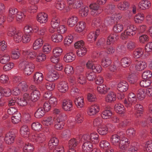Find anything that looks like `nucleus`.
Returning <instances> with one entry per match:
<instances>
[{"label": "nucleus", "instance_id": "38", "mask_svg": "<svg viewBox=\"0 0 152 152\" xmlns=\"http://www.w3.org/2000/svg\"><path fill=\"white\" fill-rule=\"evenodd\" d=\"M74 102L75 105L78 108H82L84 105V102L82 97L79 96L76 98Z\"/></svg>", "mask_w": 152, "mask_h": 152}, {"label": "nucleus", "instance_id": "21", "mask_svg": "<svg viewBox=\"0 0 152 152\" xmlns=\"http://www.w3.org/2000/svg\"><path fill=\"white\" fill-rule=\"evenodd\" d=\"M134 107L135 116L137 118L140 117L142 113L143 110L142 106L140 104H137L135 105Z\"/></svg>", "mask_w": 152, "mask_h": 152}, {"label": "nucleus", "instance_id": "46", "mask_svg": "<svg viewBox=\"0 0 152 152\" xmlns=\"http://www.w3.org/2000/svg\"><path fill=\"white\" fill-rule=\"evenodd\" d=\"M45 111L42 107L39 108L34 113L35 117L37 118H40L45 114Z\"/></svg>", "mask_w": 152, "mask_h": 152}, {"label": "nucleus", "instance_id": "37", "mask_svg": "<svg viewBox=\"0 0 152 152\" xmlns=\"http://www.w3.org/2000/svg\"><path fill=\"white\" fill-rule=\"evenodd\" d=\"M78 139L75 138L71 139L68 142L69 148L75 149L79 143Z\"/></svg>", "mask_w": 152, "mask_h": 152}, {"label": "nucleus", "instance_id": "10", "mask_svg": "<svg viewBox=\"0 0 152 152\" xmlns=\"http://www.w3.org/2000/svg\"><path fill=\"white\" fill-rule=\"evenodd\" d=\"M100 34V29H96V31H92L89 33L87 35V40L91 42L95 41L98 36Z\"/></svg>", "mask_w": 152, "mask_h": 152}, {"label": "nucleus", "instance_id": "22", "mask_svg": "<svg viewBox=\"0 0 152 152\" xmlns=\"http://www.w3.org/2000/svg\"><path fill=\"white\" fill-rule=\"evenodd\" d=\"M136 30L137 28L135 26L131 25L127 26L125 31L128 36H133L135 34Z\"/></svg>", "mask_w": 152, "mask_h": 152}, {"label": "nucleus", "instance_id": "7", "mask_svg": "<svg viewBox=\"0 0 152 152\" xmlns=\"http://www.w3.org/2000/svg\"><path fill=\"white\" fill-rule=\"evenodd\" d=\"M123 15L120 13H115L113 15L112 17L107 20L108 24L110 25L114 23L115 22L117 23L122 18Z\"/></svg>", "mask_w": 152, "mask_h": 152}, {"label": "nucleus", "instance_id": "48", "mask_svg": "<svg viewBox=\"0 0 152 152\" xmlns=\"http://www.w3.org/2000/svg\"><path fill=\"white\" fill-rule=\"evenodd\" d=\"M18 87L20 90L24 91H27L28 89V86L25 81H22L19 83Z\"/></svg>", "mask_w": 152, "mask_h": 152}, {"label": "nucleus", "instance_id": "17", "mask_svg": "<svg viewBox=\"0 0 152 152\" xmlns=\"http://www.w3.org/2000/svg\"><path fill=\"white\" fill-rule=\"evenodd\" d=\"M129 85L128 83L125 81L119 83L118 84L117 89L121 92L126 91L128 88Z\"/></svg>", "mask_w": 152, "mask_h": 152}, {"label": "nucleus", "instance_id": "39", "mask_svg": "<svg viewBox=\"0 0 152 152\" xmlns=\"http://www.w3.org/2000/svg\"><path fill=\"white\" fill-rule=\"evenodd\" d=\"M54 121V119L52 117L49 116L45 118L42 123L45 126H49L53 124Z\"/></svg>", "mask_w": 152, "mask_h": 152}, {"label": "nucleus", "instance_id": "13", "mask_svg": "<svg viewBox=\"0 0 152 152\" xmlns=\"http://www.w3.org/2000/svg\"><path fill=\"white\" fill-rule=\"evenodd\" d=\"M58 88L60 92L62 93H66L69 89L68 84L65 81H61L58 84Z\"/></svg>", "mask_w": 152, "mask_h": 152}, {"label": "nucleus", "instance_id": "6", "mask_svg": "<svg viewBox=\"0 0 152 152\" xmlns=\"http://www.w3.org/2000/svg\"><path fill=\"white\" fill-rule=\"evenodd\" d=\"M123 135V132H120L118 134H114L111 136L110 141L112 144L115 146H117L119 144L121 138V135Z\"/></svg>", "mask_w": 152, "mask_h": 152}, {"label": "nucleus", "instance_id": "47", "mask_svg": "<svg viewBox=\"0 0 152 152\" xmlns=\"http://www.w3.org/2000/svg\"><path fill=\"white\" fill-rule=\"evenodd\" d=\"M60 23L59 19L58 17L52 18L50 23L51 26L54 28H57Z\"/></svg>", "mask_w": 152, "mask_h": 152}, {"label": "nucleus", "instance_id": "44", "mask_svg": "<svg viewBox=\"0 0 152 152\" xmlns=\"http://www.w3.org/2000/svg\"><path fill=\"white\" fill-rule=\"evenodd\" d=\"M105 125L103 124L99 127L97 131L99 134L101 135H105L107 133V129Z\"/></svg>", "mask_w": 152, "mask_h": 152}, {"label": "nucleus", "instance_id": "9", "mask_svg": "<svg viewBox=\"0 0 152 152\" xmlns=\"http://www.w3.org/2000/svg\"><path fill=\"white\" fill-rule=\"evenodd\" d=\"M99 111V105L95 104L89 107L87 110L88 115L89 116L94 115L97 113Z\"/></svg>", "mask_w": 152, "mask_h": 152}, {"label": "nucleus", "instance_id": "40", "mask_svg": "<svg viewBox=\"0 0 152 152\" xmlns=\"http://www.w3.org/2000/svg\"><path fill=\"white\" fill-rule=\"evenodd\" d=\"M63 39V36L58 33H55L51 36L52 41L55 42H61Z\"/></svg>", "mask_w": 152, "mask_h": 152}, {"label": "nucleus", "instance_id": "27", "mask_svg": "<svg viewBox=\"0 0 152 152\" xmlns=\"http://www.w3.org/2000/svg\"><path fill=\"white\" fill-rule=\"evenodd\" d=\"M103 21L99 18H94L93 20L91 26L94 28L99 27L101 29L103 27Z\"/></svg>", "mask_w": 152, "mask_h": 152}, {"label": "nucleus", "instance_id": "29", "mask_svg": "<svg viewBox=\"0 0 152 152\" xmlns=\"http://www.w3.org/2000/svg\"><path fill=\"white\" fill-rule=\"evenodd\" d=\"M143 54V50L141 48H138L133 51L132 56L134 58H138L142 57Z\"/></svg>", "mask_w": 152, "mask_h": 152}, {"label": "nucleus", "instance_id": "18", "mask_svg": "<svg viewBox=\"0 0 152 152\" xmlns=\"http://www.w3.org/2000/svg\"><path fill=\"white\" fill-rule=\"evenodd\" d=\"M59 75L56 72H50L48 74L46 79L50 82L53 81L59 77Z\"/></svg>", "mask_w": 152, "mask_h": 152}, {"label": "nucleus", "instance_id": "33", "mask_svg": "<svg viewBox=\"0 0 152 152\" xmlns=\"http://www.w3.org/2000/svg\"><path fill=\"white\" fill-rule=\"evenodd\" d=\"M137 95L138 98L140 100L143 99L146 95L145 90L142 88L139 89L137 91Z\"/></svg>", "mask_w": 152, "mask_h": 152}, {"label": "nucleus", "instance_id": "3", "mask_svg": "<svg viewBox=\"0 0 152 152\" xmlns=\"http://www.w3.org/2000/svg\"><path fill=\"white\" fill-rule=\"evenodd\" d=\"M30 139L33 142L39 143L45 141L46 137L44 133H40L32 134L30 137Z\"/></svg>", "mask_w": 152, "mask_h": 152}, {"label": "nucleus", "instance_id": "35", "mask_svg": "<svg viewBox=\"0 0 152 152\" xmlns=\"http://www.w3.org/2000/svg\"><path fill=\"white\" fill-rule=\"evenodd\" d=\"M78 20V18L76 16L72 15L69 18L67 21L68 25L70 27H73L76 24Z\"/></svg>", "mask_w": 152, "mask_h": 152}, {"label": "nucleus", "instance_id": "11", "mask_svg": "<svg viewBox=\"0 0 152 152\" xmlns=\"http://www.w3.org/2000/svg\"><path fill=\"white\" fill-rule=\"evenodd\" d=\"M129 140L126 137H124L120 140L119 144L117 146H118L121 150L124 151L129 145Z\"/></svg>", "mask_w": 152, "mask_h": 152}, {"label": "nucleus", "instance_id": "26", "mask_svg": "<svg viewBox=\"0 0 152 152\" xmlns=\"http://www.w3.org/2000/svg\"><path fill=\"white\" fill-rule=\"evenodd\" d=\"M43 74L41 73L36 72L33 77L34 82L37 84L41 83L43 80Z\"/></svg>", "mask_w": 152, "mask_h": 152}, {"label": "nucleus", "instance_id": "42", "mask_svg": "<svg viewBox=\"0 0 152 152\" xmlns=\"http://www.w3.org/2000/svg\"><path fill=\"white\" fill-rule=\"evenodd\" d=\"M23 34V32L21 31H17L15 34L14 37V41L17 42L21 41Z\"/></svg>", "mask_w": 152, "mask_h": 152}, {"label": "nucleus", "instance_id": "20", "mask_svg": "<svg viewBox=\"0 0 152 152\" xmlns=\"http://www.w3.org/2000/svg\"><path fill=\"white\" fill-rule=\"evenodd\" d=\"M147 66L146 62L145 61H137L135 64V68L138 71H141L145 69Z\"/></svg>", "mask_w": 152, "mask_h": 152}, {"label": "nucleus", "instance_id": "24", "mask_svg": "<svg viewBox=\"0 0 152 152\" xmlns=\"http://www.w3.org/2000/svg\"><path fill=\"white\" fill-rule=\"evenodd\" d=\"M150 2L148 0H142L138 4V7L141 10H145L149 8L150 7Z\"/></svg>", "mask_w": 152, "mask_h": 152}, {"label": "nucleus", "instance_id": "32", "mask_svg": "<svg viewBox=\"0 0 152 152\" xmlns=\"http://www.w3.org/2000/svg\"><path fill=\"white\" fill-rule=\"evenodd\" d=\"M43 42L41 38L36 39L33 44V48L34 50H37L40 48L42 45Z\"/></svg>", "mask_w": 152, "mask_h": 152}, {"label": "nucleus", "instance_id": "16", "mask_svg": "<svg viewBox=\"0 0 152 152\" xmlns=\"http://www.w3.org/2000/svg\"><path fill=\"white\" fill-rule=\"evenodd\" d=\"M130 6L129 3L128 1L125 0L119 3L117 6V7L121 10L125 11L127 10Z\"/></svg>", "mask_w": 152, "mask_h": 152}, {"label": "nucleus", "instance_id": "14", "mask_svg": "<svg viewBox=\"0 0 152 152\" xmlns=\"http://www.w3.org/2000/svg\"><path fill=\"white\" fill-rule=\"evenodd\" d=\"M37 20L41 23H46L48 21V15L45 12L39 13L37 15Z\"/></svg>", "mask_w": 152, "mask_h": 152}, {"label": "nucleus", "instance_id": "64", "mask_svg": "<svg viewBox=\"0 0 152 152\" xmlns=\"http://www.w3.org/2000/svg\"><path fill=\"white\" fill-rule=\"evenodd\" d=\"M20 56V53L18 49L13 50L12 52L11 57L14 59L18 58Z\"/></svg>", "mask_w": 152, "mask_h": 152}, {"label": "nucleus", "instance_id": "30", "mask_svg": "<svg viewBox=\"0 0 152 152\" xmlns=\"http://www.w3.org/2000/svg\"><path fill=\"white\" fill-rule=\"evenodd\" d=\"M121 63L123 67L125 68L129 67L132 61L129 58L125 57L121 60Z\"/></svg>", "mask_w": 152, "mask_h": 152}, {"label": "nucleus", "instance_id": "55", "mask_svg": "<svg viewBox=\"0 0 152 152\" xmlns=\"http://www.w3.org/2000/svg\"><path fill=\"white\" fill-rule=\"evenodd\" d=\"M73 40V36L71 34H69L66 37L64 40V44L66 46H68L72 42Z\"/></svg>", "mask_w": 152, "mask_h": 152}, {"label": "nucleus", "instance_id": "54", "mask_svg": "<svg viewBox=\"0 0 152 152\" xmlns=\"http://www.w3.org/2000/svg\"><path fill=\"white\" fill-rule=\"evenodd\" d=\"M86 76L87 79L90 81H93L96 77L95 73L91 71L87 72L86 74Z\"/></svg>", "mask_w": 152, "mask_h": 152}, {"label": "nucleus", "instance_id": "50", "mask_svg": "<svg viewBox=\"0 0 152 152\" xmlns=\"http://www.w3.org/2000/svg\"><path fill=\"white\" fill-rule=\"evenodd\" d=\"M34 150V146L30 143L26 144L23 148L24 152H33Z\"/></svg>", "mask_w": 152, "mask_h": 152}, {"label": "nucleus", "instance_id": "52", "mask_svg": "<svg viewBox=\"0 0 152 152\" xmlns=\"http://www.w3.org/2000/svg\"><path fill=\"white\" fill-rule=\"evenodd\" d=\"M32 129L35 131H39L42 129V125L38 122H35L31 124Z\"/></svg>", "mask_w": 152, "mask_h": 152}, {"label": "nucleus", "instance_id": "53", "mask_svg": "<svg viewBox=\"0 0 152 152\" xmlns=\"http://www.w3.org/2000/svg\"><path fill=\"white\" fill-rule=\"evenodd\" d=\"M145 17L144 15L142 13H139L136 15L134 17V20L136 23H141L144 20Z\"/></svg>", "mask_w": 152, "mask_h": 152}, {"label": "nucleus", "instance_id": "19", "mask_svg": "<svg viewBox=\"0 0 152 152\" xmlns=\"http://www.w3.org/2000/svg\"><path fill=\"white\" fill-rule=\"evenodd\" d=\"M59 141L58 139L56 137H53L51 138L48 143L49 148L50 150L54 149L58 145Z\"/></svg>", "mask_w": 152, "mask_h": 152}, {"label": "nucleus", "instance_id": "4", "mask_svg": "<svg viewBox=\"0 0 152 152\" xmlns=\"http://www.w3.org/2000/svg\"><path fill=\"white\" fill-rule=\"evenodd\" d=\"M97 3L91 4L89 6L91 10V14L94 16H96L101 14L103 10L102 7H100Z\"/></svg>", "mask_w": 152, "mask_h": 152}, {"label": "nucleus", "instance_id": "60", "mask_svg": "<svg viewBox=\"0 0 152 152\" xmlns=\"http://www.w3.org/2000/svg\"><path fill=\"white\" fill-rule=\"evenodd\" d=\"M152 81L149 79L144 80H141L140 83V86L143 87H146L149 86Z\"/></svg>", "mask_w": 152, "mask_h": 152}, {"label": "nucleus", "instance_id": "45", "mask_svg": "<svg viewBox=\"0 0 152 152\" xmlns=\"http://www.w3.org/2000/svg\"><path fill=\"white\" fill-rule=\"evenodd\" d=\"M115 109L116 112L119 114H122L124 113L125 107L121 104H118L115 105Z\"/></svg>", "mask_w": 152, "mask_h": 152}, {"label": "nucleus", "instance_id": "41", "mask_svg": "<svg viewBox=\"0 0 152 152\" xmlns=\"http://www.w3.org/2000/svg\"><path fill=\"white\" fill-rule=\"evenodd\" d=\"M113 114L111 110L109 109H106L103 110L102 113V117L104 119H107L110 118Z\"/></svg>", "mask_w": 152, "mask_h": 152}, {"label": "nucleus", "instance_id": "28", "mask_svg": "<svg viewBox=\"0 0 152 152\" xmlns=\"http://www.w3.org/2000/svg\"><path fill=\"white\" fill-rule=\"evenodd\" d=\"M29 130L28 126L26 125H24L20 128V134L23 137H28L30 133Z\"/></svg>", "mask_w": 152, "mask_h": 152}, {"label": "nucleus", "instance_id": "51", "mask_svg": "<svg viewBox=\"0 0 152 152\" xmlns=\"http://www.w3.org/2000/svg\"><path fill=\"white\" fill-rule=\"evenodd\" d=\"M97 92L101 94H104L107 91V87L105 85H100L97 87Z\"/></svg>", "mask_w": 152, "mask_h": 152}, {"label": "nucleus", "instance_id": "2", "mask_svg": "<svg viewBox=\"0 0 152 152\" xmlns=\"http://www.w3.org/2000/svg\"><path fill=\"white\" fill-rule=\"evenodd\" d=\"M16 132V129H12L6 134L4 140L7 144H11L14 142L15 137V133Z\"/></svg>", "mask_w": 152, "mask_h": 152}, {"label": "nucleus", "instance_id": "34", "mask_svg": "<svg viewBox=\"0 0 152 152\" xmlns=\"http://www.w3.org/2000/svg\"><path fill=\"white\" fill-rule=\"evenodd\" d=\"M116 96L115 94L113 92H110L106 96L105 100L106 102H110L116 100Z\"/></svg>", "mask_w": 152, "mask_h": 152}, {"label": "nucleus", "instance_id": "23", "mask_svg": "<svg viewBox=\"0 0 152 152\" xmlns=\"http://www.w3.org/2000/svg\"><path fill=\"white\" fill-rule=\"evenodd\" d=\"M118 39V36L116 33H114L111 34L107 37V44L108 45L113 44L117 41Z\"/></svg>", "mask_w": 152, "mask_h": 152}, {"label": "nucleus", "instance_id": "31", "mask_svg": "<svg viewBox=\"0 0 152 152\" xmlns=\"http://www.w3.org/2000/svg\"><path fill=\"white\" fill-rule=\"evenodd\" d=\"M75 58V55L72 52L67 53L64 57L65 61L67 63L72 62L74 60Z\"/></svg>", "mask_w": 152, "mask_h": 152}, {"label": "nucleus", "instance_id": "58", "mask_svg": "<svg viewBox=\"0 0 152 152\" xmlns=\"http://www.w3.org/2000/svg\"><path fill=\"white\" fill-rule=\"evenodd\" d=\"M86 52V48L85 47H82L77 50V54L78 56L82 57L85 55Z\"/></svg>", "mask_w": 152, "mask_h": 152}, {"label": "nucleus", "instance_id": "15", "mask_svg": "<svg viewBox=\"0 0 152 152\" xmlns=\"http://www.w3.org/2000/svg\"><path fill=\"white\" fill-rule=\"evenodd\" d=\"M62 108L66 111H70L73 109L72 101L69 100H64L63 102Z\"/></svg>", "mask_w": 152, "mask_h": 152}, {"label": "nucleus", "instance_id": "49", "mask_svg": "<svg viewBox=\"0 0 152 152\" xmlns=\"http://www.w3.org/2000/svg\"><path fill=\"white\" fill-rule=\"evenodd\" d=\"M21 115L19 113H17L12 117V121L14 124L18 123L21 120Z\"/></svg>", "mask_w": 152, "mask_h": 152}, {"label": "nucleus", "instance_id": "56", "mask_svg": "<svg viewBox=\"0 0 152 152\" xmlns=\"http://www.w3.org/2000/svg\"><path fill=\"white\" fill-rule=\"evenodd\" d=\"M111 63L110 59L107 57L104 58L102 61V65L104 67H108Z\"/></svg>", "mask_w": 152, "mask_h": 152}, {"label": "nucleus", "instance_id": "61", "mask_svg": "<svg viewBox=\"0 0 152 152\" xmlns=\"http://www.w3.org/2000/svg\"><path fill=\"white\" fill-rule=\"evenodd\" d=\"M136 47L135 43L132 41L128 42L126 45L127 50L130 51L133 50Z\"/></svg>", "mask_w": 152, "mask_h": 152}, {"label": "nucleus", "instance_id": "59", "mask_svg": "<svg viewBox=\"0 0 152 152\" xmlns=\"http://www.w3.org/2000/svg\"><path fill=\"white\" fill-rule=\"evenodd\" d=\"M123 29V25L120 23L115 24L113 27V30L115 33L121 32Z\"/></svg>", "mask_w": 152, "mask_h": 152}, {"label": "nucleus", "instance_id": "62", "mask_svg": "<svg viewBox=\"0 0 152 152\" xmlns=\"http://www.w3.org/2000/svg\"><path fill=\"white\" fill-rule=\"evenodd\" d=\"M137 100V97L135 94L132 92L129 94L128 98V100L129 102L133 103L136 102Z\"/></svg>", "mask_w": 152, "mask_h": 152}, {"label": "nucleus", "instance_id": "5", "mask_svg": "<svg viewBox=\"0 0 152 152\" xmlns=\"http://www.w3.org/2000/svg\"><path fill=\"white\" fill-rule=\"evenodd\" d=\"M99 135L96 133H93L91 134L90 135H85L83 136V138L84 139H86V140L91 141L92 143L96 144L99 142Z\"/></svg>", "mask_w": 152, "mask_h": 152}, {"label": "nucleus", "instance_id": "1", "mask_svg": "<svg viewBox=\"0 0 152 152\" xmlns=\"http://www.w3.org/2000/svg\"><path fill=\"white\" fill-rule=\"evenodd\" d=\"M20 64L24 66L23 71L26 75H30L34 71V66L31 63L23 59L20 63Z\"/></svg>", "mask_w": 152, "mask_h": 152}, {"label": "nucleus", "instance_id": "25", "mask_svg": "<svg viewBox=\"0 0 152 152\" xmlns=\"http://www.w3.org/2000/svg\"><path fill=\"white\" fill-rule=\"evenodd\" d=\"M40 96V92L38 90L34 91L31 93L30 99L33 102H35L39 99Z\"/></svg>", "mask_w": 152, "mask_h": 152}, {"label": "nucleus", "instance_id": "12", "mask_svg": "<svg viewBox=\"0 0 152 152\" xmlns=\"http://www.w3.org/2000/svg\"><path fill=\"white\" fill-rule=\"evenodd\" d=\"M85 141L82 145V151L84 152H90L93 148L94 146L90 141L84 139Z\"/></svg>", "mask_w": 152, "mask_h": 152}, {"label": "nucleus", "instance_id": "57", "mask_svg": "<svg viewBox=\"0 0 152 152\" xmlns=\"http://www.w3.org/2000/svg\"><path fill=\"white\" fill-rule=\"evenodd\" d=\"M117 53L120 55H123L126 52V48L124 45H119L116 48Z\"/></svg>", "mask_w": 152, "mask_h": 152}, {"label": "nucleus", "instance_id": "63", "mask_svg": "<svg viewBox=\"0 0 152 152\" xmlns=\"http://www.w3.org/2000/svg\"><path fill=\"white\" fill-rule=\"evenodd\" d=\"M65 5L63 1H58L55 5L56 7L60 10H63L65 7Z\"/></svg>", "mask_w": 152, "mask_h": 152}, {"label": "nucleus", "instance_id": "8", "mask_svg": "<svg viewBox=\"0 0 152 152\" xmlns=\"http://www.w3.org/2000/svg\"><path fill=\"white\" fill-rule=\"evenodd\" d=\"M18 11V9L15 7H10L9 10L8 16L7 18V21L9 22L13 21L15 20V16Z\"/></svg>", "mask_w": 152, "mask_h": 152}, {"label": "nucleus", "instance_id": "43", "mask_svg": "<svg viewBox=\"0 0 152 152\" xmlns=\"http://www.w3.org/2000/svg\"><path fill=\"white\" fill-rule=\"evenodd\" d=\"M86 23L83 21L79 22L75 26V30L76 31L80 32L82 31L85 28Z\"/></svg>", "mask_w": 152, "mask_h": 152}, {"label": "nucleus", "instance_id": "36", "mask_svg": "<svg viewBox=\"0 0 152 152\" xmlns=\"http://www.w3.org/2000/svg\"><path fill=\"white\" fill-rule=\"evenodd\" d=\"M23 54L26 57L31 59H34L37 55L36 53L34 51H30V50H24L23 51Z\"/></svg>", "mask_w": 152, "mask_h": 152}]
</instances>
